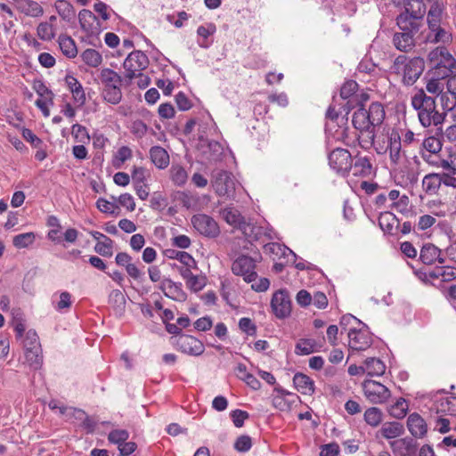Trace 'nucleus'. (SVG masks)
Instances as JSON below:
<instances>
[{
	"label": "nucleus",
	"instance_id": "393cba45",
	"mask_svg": "<svg viewBox=\"0 0 456 456\" xmlns=\"http://www.w3.org/2000/svg\"><path fill=\"white\" fill-rule=\"evenodd\" d=\"M150 159L159 169H165L170 163L168 152L161 146H152L150 149Z\"/></svg>",
	"mask_w": 456,
	"mask_h": 456
},
{
	"label": "nucleus",
	"instance_id": "13d9d810",
	"mask_svg": "<svg viewBox=\"0 0 456 456\" xmlns=\"http://www.w3.org/2000/svg\"><path fill=\"white\" fill-rule=\"evenodd\" d=\"M34 90L41 98H46L51 105H53V93L45 85L44 82L38 80L35 81L33 86Z\"/></svg>",
	"mask_w": 456,
	"mask_h": 456
},
{
	"label": "nucleus",
	"instance_id": "f8f14e48",
	"mask_svg": "<svg viewBox=\"0 0 456 456\" xmlns=\"http://www.w3.org/2000/svg\"><path fill=\"white\" fill-rule=\"evenodd\" d=\"M349 348L352 351H363L372 344L370 333L363 329H350L347 334Z\"/></svg>",
	"mask_w": 456,
	"mask_h": 456
},
{
	"label": "nucleus",
	"instance_id": "338daca9",
	"mask_svg": "<svg viewBox=\"0 0 456 456\" xmlns=\"http://www.w3.org/2000/svg\"><path fill=\"white\" fill-rule=\"evenodd\" d=\"M430 69L429 75H433L439 80L448 79L453 73V70L456 69V68H442L438 66H430Z\"/></svg>",
	"mask_w": 456,
	"mask_h": 456
},
{
	"label": "nucleus",
	"instance_id": "69168bd1",
	"mask_svg": "<svg viewBox=\"0 0 456 456\" xmlns=\"http://www.w3.org/2000/svg\"><path fill=\"white\" fill-rule=\"evenodd\" d=\"M186 286L193 292L200 291L206 286V277L194 274L186 282Z\"/></svg>",
	"mask_w": 456,
	"mask_h": 456
},
{
	"label": "nucleus",
	"instance_id": "c03bdc74",
	"mask_svg": "<svg viewBox=\"0 0 456 456\" xmlns=\"http://www.w3.org/2000/svg\"><path fill=\"white\" fill-rule=\"evenodd\" d=\"M216 30V25L213 23H208L206 26H200L197 28V34L202 39L198 41V45L202 48H208L210 45L209 42H208V37L213 35Z\"/></svg>",
	"mask_w": 456,
	"mask_h": 456
},
{
	"label": "nucleus",
	"instance_id": "864d4df0",
	"mask_svg": "<svg viewBox=\"0 0 456 456\" xmlns=\"http://www.w3.org/2000/svg\"><path fill=\"white\" fill-rule=\"evenodd\" d=\"M422 146L425 152L436 154L441 151L443 144L439 138L429 136L423 141Z\"/></svg>",
	"mask_w": 456,
	"mask_h": 456
},
{
	"label": "nucleus",
	"instance_id": "bb28decb",
	"mask_svg": "<svg viewBox=\"0 0 456 456\" xmlns=\"http://www.w3.org/2000/svg\"><path fill=\"white\" fill-rule=\"evenodd\" d=\"M17 9L27 16L39 17L43 15L42 6L33 0H15Z\"/></svg>",
	"mask_w": 456,
	"mask_h": 456
},
{
	"label": "nucleus",
	"instance_id": "2f4dec72",
	"mask_svg": "<svg viewBox=\"0 0 456 456\" xmlns=\"http://www.w3.org/2000/svg\"><path fill=\"white\" fill-rule=\"evenodd\" d=\"M236 377L244 381L249 387L258 390L261 387L260 381L251 373L248 372L247 367L243 363H239L235 369Z\"/></svg>",
	"mask_w": 456,
	"mask_h": 456
},
{
	"label": "nucleus",
	"instance_id": "6e6d98bb",
	"mask_svg": "<svg viewBox=\"0 0 456 456\" xmlns=\"http://www.w3.org/2000/svg\"><path fill=\"white\" fill-rule=\"evenodd\" d=\"M407 410V402L404 399L401 398L394 405L391 406V408L389 409V413L392 417L395 419H403L406 415Z\"/></svg>",
	"mask_w": 456,
	"mask_h": 456
},
{
	"label": "nucleus",
	"instance_id": "4be33fe9",
	"mask_svg": "<svg viewBox=\"0 0 456 456\" xmlns=\"http://www.w3.org/2000/svg\"><path fill=\"white\" fill-rule=\"evenodd\" d=\"M65 83L71 92L74 101L78 103L79 106H83L86 103V98L81 83L71 75L65 77Z\"/></svg>",
	"mask_w": 456,
	"mask_h": 456
},
{
	"label": "nucleus",
	"instance_id": "37998d69",
	"mask_svg": "<svg viewBox=\"0 0 456 456\" xmlns=\"http://www.w3.org/2000/svg\"><path fill=\"white\" fill-rule=\"evenodd\" d=\"M440 250L434 245H424L420 250L419 258L425 265H432L439 256Z\"/></svg>",
	"mask_w": 456,
	"mask_h": 456
},
{
	"label": "nucleus",
	"instance_id": "aec40b11",
	"mask_svg": "<svg viewBox=\"0 0 456 456\" xmlns=\"http://www.w3.org/2000/svg\"><path fill=\"white\" fill-rule=\"evenodd\" d=\"M78 20L81 28L87 34H95L98 32L97 17L87 9H83L78 13Z\"/></svg>",
	"mask_w": 456,
	"mask_h": 456
},
{
	"label": "nucleus",
	"instance_id": "f03ea898",
	"mask_svg": "<svg viewBox=\"0 0 456 456\" xmlns=\"http://www.w3.org/2000/svg\"><path fill=\"white\" fill-rule=\"evenodd\" d=\"M411 105L418 110L419 120L424 127L438 126L444 121L445 114L436 110L435 98L427 95L423 90L411 97Z\"/></svg>",
	"mask_w": 456,
	"mask_h": 456
},
{
	"label": "nucleus",
	"instance_id": "e2e57ef3",
	"mask_svg": "<svg viewBox=\"0 0 456 456\" xmlns=\"http://www.w3.org/2000/svg\"><path fill=\"white\" fill-rule=\"evenodd\" d=\"M252 447V440L249 436H240L234 443V449L239 452H246Z\"/></svg>",
	"mask_w": 456,
	"mask_h": 456
},
{
	"label": "nucleus",
	"instance_id": "412c9836",
	"mask_svg": "<svg viewBox=\"0 0 456 456\" xmlns=\"http://www.w3.org/2000/svg\"><path fill=\"white\" fill-rule=\"evenodd\" d=\"M402 145L399 133L393 130L388 136V145L386 151H389L390 160L394 164H398L402 159Z\"/></svg>",
	"mask_w": 456,
	"mask_h": 456
},
{
	"label": "nucleus",
	"instance_id": "052dcab7",
	"mask_svg": "<svg viewBox=\"0 0 456 456\" xmlns=\"http://www.w3.org/2000/svg\"><path fill=\"white\" fill-rule=\"evenodd\" d=\"M129 437V433L126 429H115L110 432L108 439L110 443L123 444Z\"/></svg>",
	"mask_w": 456,
	"mask_h": 456
},
{
	"label": "nucleus",
	"instance_id": "cd10ccee",
	"mask_svg": "<svg viewBox=\"0 0 456 456\" xmlns=\"http://www.w3.org/2000/svg\"><path fill=\"white\" fill-rule=\"evenodd\" d=\"M372 164L370 158L367 156H357L354 162H352V171L354 175L370 176L372 174Z\"/></svg>",
	"mask_w": 456,
	"mask_h": 456
},
{
	"label": "nucleus",
	"instance_id": "6e6552de",
	"mask_svg": "<svg viewBox=\"0 0 456 456\" xmlns=\"http://www.w3.org/2000/svg\"><path fill=\"white\" fill-rule=\"evenodd\" d=\"M271 308L278 319H285L290 315L292 303L287 289H279L273 294Z\"/></svg>",
	"mask_w": 456,
	"mask_h": 456
},
{
	"label": "nucleus",
	"instance_id": "473e14b6",
	"mask_svg": "<svg viewBox=\"0 0 456 456\" xmlns=\"http://www.w3.org/2000/svg\"><path fill=\"white\" fill-rule=\"evenodd\" d=\"M441 167L444 169V172L441 173L444 184L447 187L456 188V165L452 161L442 159Z\"/></svg>",
	"mask_w": 456,
	"mask_h": 456
},
{
	"label": "nucleus",
	"instance_id": "4c0bfd02",
	"mask_svg": "<svg viewBox=\"0 0 456 456\" xmlns=\"http://www.w3.org/2000/svg\"><path fill=\"white\" fill-rule=\"evenodd\" d=\"M265 252L270 255H273L276 256H290L293 258V261L296 260L297 255L289 248L285 247L277 242H270L266 243L264 246Z\"/></svg>",
	"mask_w": 456,
	"mask_h": 456
},
{
	"label": "nucleus",
	"instance_id": "603ef678",
	"mask_svg": "<svg viewBox=\"0 0 456 456\" xmlns=\"http://www.w3.org/2000/svg\"><path fill=\"white\" fill-rule=\"evenodd\" d=\"M171 179L176 185H183L188 178L186 170L181 166H173L170 169Z\"/></svg>",
	"mask_w": 456,
	"mask_h": 456
},
{
	"label": "nucleus",
	"instance_id": "b1692460",
	"mask_svg": "<svg viewBox=\"0 0 456 456\" xmlns=\"http://www.w3.org/2000/svg\"><path fill=\"white\" fill-rule=\"evenodd\" d=\"M296 389L302 395H312L314 393V382L307 375L297 372L293 377Z\"/></svg>",
	"mask_w": 456,
	"mask_h": 456
},
{
	"label": "nucleus",
	"instance_id": "09e8293b",
	"mask_svg": "<svg viewBox=\"0 0 456 456\" xmlns=\"http://www.w3.org/2000/svg\"><path fill=\"white\" fill-rule=\"evenodd\" d=\"M364 420L371 427H377L382 421V412L377 407H370L364 412Z\"/></svg>",
	"mask_w": 456,
	"mask_h": 456
},
{
	"label": "nucleus",
	"instance_id": "7ed1b4c3",
	"mask_svg": "<svg viewBox=\"0 0 456 456\" xmlns=\"http://www.w3.org/2000/svg\"><path fill=\"white\" fill-rule=\"evenodd\" d=\"M98 83L102 86L101 95L105 102L113 105L121 102L123 79L115 70L110 68L101 69Z\"/></svg>",
	"mask_w": 456,
	"mask_h": 456
},
{
	"label": "nucleus",
	"instance_id": "49530a36",
	"mask_svg": "<svg viewBox=\"0 0 456 456\" xmlns=\"http://www.w3.org/2000/svg\"><path fill=\"white\" fill-rule=\"evenodd\" d=\"M167 256L169 258H174L179 260L185 266H196V261L194 258L185 251H176V250H167Z\"/></svg>",
	"mask_w": 456,
	"mask_h": 456
},
{
	"label": "nucleus",
	"instance_id": "f257e3e1",
	"mask_svg": "<svg viewBox=\"0 0 456 456\" xmlns=\"http://www.w3.org/2000/svg\"><path fill=\"white\" fill-rule=\"evenodd\" d=\"M385 117L384 106L379 102H371L368 109L360 107L354 112L352 123L354 127L361 134L358 140L362 148L367 149L373 145L375 127L383 123Z\"/></svg>",
	"mask_w": 456,
	"mask_h": 456
},
{
	"label": "nucleus",
	"instance_id": "8fccbe9b",
	"mask_svg": "<svg viewBox=\"0 0 456 456\" xmlns=\"http://www.w3.org/2000/svg\"><path fill=\"white\" fill-rule=\"evenodd\" d=\"M34 232L20 233L13 237L12 244L17 248H24L31 245L35 240Z\"/></svg>",
	"mask_w": 456,
	"mask_h": 456
},
{
	"label": "nucleus",
	"instance_id": "a19ab883",
	"mask_svg": "<svg viewBox=\"0 0 456 456\" xmlns=\"http://www.w3.org/2000/svg\"><path fill=\"white\" fill-rule=\"evenodd\" d=\"M318 351L317 343L313 338H300L296 344L295 353L299 355L310 354Z\"/></svg>",
	"mask_w": 456,
	"mask_h": 456
},
{
	"label": "nucleus",
	"instance_id": "0e129e2a",
	"mask_svg": "<svg viewBox=\"0 0 456 456\" xmlns=\"http://www.w3.org/2000/svg\"><path fill=\"white\" fill-rule=\"evenodd\" d=\"M358 89V84L354 80H348L344 83L340 89V96L346 100L354 96Z\"/></svg>",
	"mask_w": 456,
	"mask_h": 456
},
{
	"label": "nucleus",
	"instance_id": "a18cd8bd",
	"mask_svg": "<svg viewBox=\"0 0 456 456\" xmlns=\"http://www.w3.org/2000/svg\"><path fill=\"white\" fill-rule=\"evenodd\" d=\"M81 58L86 65L93 68L98 67L102 62L101 53L91 48L85 50L81 54Z\"/></svg>",
	"mask_w": 456,
	"mask_h": 456
},
{
	"label": "nucleus",
	"instance_id": "f704fd0d",
	"mask_svg": "<svg viewBox=\"0 0 456 456\" xmlns=\"http://www.w3.org/2000/svg\"><path fill=\"white\" fill-rule=\"evenodd\" d=\"M404 7L403 12H410L419 17H423L426 12V5L423 0H395Z\"/></svg>",
	"mask_w": 456,
	"mask_h": 456
},
{
	"label": "nucleus",
	"instance_id": "ea45409f",
	"mask_svg": "<svg viewBox=\"0 0 456 456\" xmlns=\"http://www.w3.org/2000/svg\"><path fill=\"white\" fill-rule=\"evenodd\" d=\"M430 32L427 37L428 41L431 43L448 44L452 40V34L443 26H439L437 29H429Z\"/></svg>",
	"mask_w": 456,
	"mask_h": 456
},
{
	"label": "nucleus",
	"instance_id": "9b49d317",
	"mask_svg": "<svg viewBox=\"0 0 456 456\" xmlns=\"http://www.w3.org/2000/svg\"><path fill=\"white\" fill-rule=\"evenodd\" d=\"M191 224L200 234L208 238H215L220 232L219 226L214 218L205 214L194 215L191 217Z\"/></svg>",
	"mask_w": 456,
	"mask_h": 456
},
{
	"label": "nucleus",
	"instance_id": "c756f323",
	"mask_svg": "<svg viewBox=\"0 0 456 456\" xmlns=\"http://www.w3.org/2000/svg\"><path fill=\"white\" fill-rule=\"evenodd\" d=\"M221 216L227 224L240 231L241 230L242 224L246 223L244 216H242L240 212L234 208H224L221 211Z\"/></svg>",
	"mask_w": 456,
	"mask_h": 456
},
{
	"label": "nucleus",
	"instance_id": "c85d7f7f",
	"mask_svg": "<svg viewBox=\"0 0 456 456\" xmlns=\"http://www.w3.org/2000/svg\"><path fill=\"white\" fill-rule=\"evenodd\" d=\"M379 225L385 233L393 234L394 229H398L400 223L395 215L385 211L380 213L379 216Z\"/></svg>",
	"mask_w": 456,
	"mask_h": 456
},
{
	"label": "nucleus",
	"instance_id": "58836bf2",
	"mask_svg": "<svg viewBox=\"0 0 456 456\" xmlns=\"http://www.w3.org/2000/svg\"><path fill=\"white\" fill-rule=\"evenodd\" d=\"M365 372L369 376H381L385 373L386 365L385 363L379 358L370 357L365 360Z\"/></svg>",
	"mask_w": 456,
	"mask_h": 456
},
{
	"label": "nucleus",
	"instance_id": "4d7b16f0",
	"mask_svg": "<svg viewBox=\"0 0 456 456\" xmlns=\"http://www.w3.org/2000/svg\"><path fill=\"white\" fill-rule=\"evenodd\" d=\"M56 9L59 15L64 20H70L75 16L73 6L65 0L59 1L56 4Z\"/></svg>",
	"mask_w": 456,
	"mask_h": 456
},
{
	"label": "nucleus",
	"instance_id": "a211bd4d",
	"mask_svg": "<svg viewBox=\"0 0 456 456\" xmlns=\"http://www.w3.org/2000/svg\"><path fill=\"white\" fill-rule=\"evenodd\" d=\"M407 428L415 438H422L428 432V426L424 419L418 413H411L407 419Z\"/></svg>",
	"mask_w": 456,
	"mask_h": 456
},
{
	"label": "nucleus",
	"instance_id": "f3484780",
	"mask_svg": "<svg viewBox=\"0 0 456 456\" xmlns=\"http://www.w3.org/2000/svg\"><path fill=\"white\" fill-rule=\"evenodd\" d=\"M444 15V5L442 2L434 1L428 12L427 22L429 29H437L442 26Z\"/></svg>",
	"mask_w": 456,
	"mask_h": 456
},
{
	"label": "nucleus",
	"instance_id": "39448f33",
	"mask_svg": "<svg viewBox=\"0 0 456 456\" xmlns=\"http://www.w3.org/2000/svg\"><path fill=\"white\" fill-rule=\"evenodd\" d=\"M212 185L220 197L231 198L235 191L232 174L225 170L215 169L212 172Z\"/></svg>",
	"mask_w": 456,
	"mask_h": 456
},
{
	"label": "nucleus",
	"instance_id": "79ce46f5",
	"mask_svg": "<svg viewBox=\"0 0 456 456\" xmlns=\"http://www.w3.org/2000/svg\"><path fill=\"white\" fill-rule=\"evenodd\" d=\"M25 359L27 363L33 370H38L43 363V356L41 354V348H28L25 349Z\"/></svg>",
	"mask_w": 456,
	"mask_h": 456
},
{
	"label": "nucleus",
	"instance_id": "5701e85b",
	"mask_svg": "<svg viewBox=\"0 0 456 456\" xmlns=\"http://www.w3.org/2000/svg\"><path fill=\"white\" fill-rule=\"evenodd\" d=\"M240 231L249 241L258 240L263 236H265L268 239L272 238L271 233L267 232L264 227L247 221L244 224H242Z\"/></svg>",
	"mask_w": 456,
	"mask_h": 456
},
{
	"label": "nucleus",
	"instance_id": "680f3d73",
	"mask_svg": "<svg viewBox=\"0 0 456 456\" xmlns=\"http://www.w3.org/2000/svg\"><path fill=\"white\" fill-rule=\"evenodd\" d=\"M71 133L75 139L79 142L86 143L90 140L87 129L82 125L74 124L71 127Z\"/></svg>",
	"mask_w": 456,
	"mask_h": 456
},
{
	"label": "nucleus",
	"instance_id": "ddd939ff",
	"mask_svg": "<svg viewBox=\"0 0 456 456\" xmlns=\"http://www.w3.org/2000/svg\"><path fill=\"white\" fill-rule=\"evenodd\" d=\"M425 69V61L420 57L411 59L403 67V83L405 86H412L422 74Z\"/></svg>",
	"mask_w": 456,
	"mask_h": 456
},
{
	"label": "nucleus",
	"instance_id": "de8ad7c7",
	"mask_svg": "<svg viewBox=\"0 0 456 456\" xmlns=\"http://www.w3.org/2000/svg\"><path fill=\"white\" fill-rule=\"evenodd\" d=\"M109 304L117 311H123L126 305V298L122 291L119 289L111 290L109 295Z\"/></svg>",
	"mask_w": 456,
	"mask_h": 456
},
{
	"label": "nucleus",
	"instance_id": "dca6fc26",
	"mask_svg": "<svg viewBox=\"0 0 456 456\" xmlns=\"http://www.w3.org/2000/svg\"><path fill=\"white\" fill-rule=\"evenodd\" d=\"M396 456H416L418 443L411 437H404L390 443Z\"/></svg>",
	"mask_w": 456,
	"mask_h": 456
},
{
	"label": "nucleus",
	"instance_id": "3c124183",
	"mask_svg": "<svg viewBox=\"0 0 456 456\" xmlns=\"http://www.w3.org/2000/svg\"><path fill=\"white\" fill-rule=\"evenodd\" d=\"M113 240L108 237L95 244L94 251L102 256H111L113 254Z\"/></svg>",
	"mask_w": 456,
	"mask_h": 456
},
{
	"label": "nucleus",
	"instance_id": "1a4fd4ad",
	"mask_svg": "<svg viewBox=\"0 0 456 456\" xmlns=\"http://www.w3.org/2000/svg\"><path fill=\"white\" fill-rule=\"evenodd\" d=\"M362 389L364 395L371 403H383L391 395L386 386L372 379L364 380Z\"/></svg>",
	"mask_w": 456,
	"mask_h": 456
},
{
	"label": "nucleus",
	"instance_id": "72a5a7b5",
	"mask_svg": "<svg viewBox=\"0 0 456 456\" xmlns=\"http://www.w3.org/2000/svg\"><path fill=\"white\" fill-rule=\"evenodd\" d=\"M381 436L386 439L399 437L404 433V427L397 421L386 422L379 430Z\"/></svg>",
	"mask_w": 456,
	"mask_h": 456
},
{
	"label": "nucleus",
	"instance_id": "bf43d9fd",
	"mask_svg": "<svg viewBox=\"0 0 456 456\" xmlns=\"http://www.w3.org/2000/svg\"><path fill=\"white\" fill-rule=\"evenodd\" d=\"M352 101H348L347 103L339 108V110L336 109L335 104H330L326 111V118L330 119L331 121L337 120L338 116L342 114L343 111H345V115L347 116L351 107L348 106L351 103Z\"/></svg>",
	"mask_w": 456,
	"mask_h": 456
},
{
	"label": "nucleus",
	"instance_id": "0eeeda50",
	"mask_svg": "<svg viewBox=\"0 0 456 456\" xmlns=\"http://www.w3.org/2000/svg\"><path fill=\"white\" fill-rule=\"evenodd\" d=\"M329 165L338 174L346 176L352 169L351 153L342 148H336L329 154Z\"/></svg>",
	"mask_w": 456,
	"mask_h": 456
},
{
	"label": "nucleus",
	"instance_id": "20e7f679",
	"mask_svg": "<svg viewBox=\"0 0 456 456\" xmlns=\"http://www.w3.org/2000/svg\"><path fill=\"white\" fill-rule=\"evenodd\" d=\"M149 65V59L142 51H133L126 58L123 68L126 71L125 81L129 86L136 73L144 70Z\"/></svg>",
	"mask_w": 456,
	"mask_h": 456
},
{
	"label": "nucleus",
	"instance_id": "c9c22d12",
	"mask_svg": "<svg viewBox=\"0 0 456 456\" xmlns=\"http://www.w3.org/2000/svg\"><path fill=\"white\" fill-rule=\"evenodd\" d=\"M432 279H441L442 282H449L456 279V268L452 266H436L429 273Z\"/></svg>",
	"mask_w": 456,
	"mask_h": 456
},
{
	"label": "nucleus",
	"instance_id": "9d476101",
	"mask_svg": "<svg viewBox=\"0 0 456 456\" xmlns=\"http://www.w3.org/2000/svg\"><path fill=\"white\" fill-rule=\"evenodd\" d=\"M172 339V344L184 354L197 356L204 352L205 347L203 343L193 336L181 334Z\"/></svg>",
	"mask_w": 456,
	"mask_h": 456
},
{
	"label": "nucleus",
	"instance_id": "4468645a",
	"mask_svg": "<svg viewBox=\"0 0 456 456\" xmlns=\"http://www.w3.org/2000/svg\"><path fill=\"white\" fill-rule=\"evenodd\" d=\"M428 62L429 66L456 68V60L444 46L432 50L428 55Z\"/></svg>",
	"mask_w": 456,
	"mask_h": 456
},
{
	"label": "nucleus",
	"instance_id": "774afa93",
	"mask_svg": "<svg viewBox=\"0 0 456 456\" xmlns=\"http://www.w3.org/2000/svg\"><path fill=\"white\" fill-rule=\"evenodd\" d=\"M131 132L137 138H142L148 132V126L142 120L136 119L132 122Z\"/></svg>",
	"mask_w": 456,
	"mask_h": 456
},
{
	"label": "nucleus",
	"instance_id": "423d86ee",
	"mask_svg": "<svg viewBox=\"0 0 456 456\" xmlns=\"http://www.w3.org/2000/svg\"><path fill=\"white\" fill-rule=\"evenodd\" d=\"M256 259L246 255L238 256L232 265V271L237 276H242L243 280L249 283L256 281L257 273L255 271Z\"/></svg>",
	"mask_w": 456,
	"mask_h": 456
},
{
	"label": "nucleus",
	"instance_id": "5fc2aeb1",
	"mask_svg": "<svg viewBox=\"0 0 456 456\" xmlns=\"http://www.w3.org/2000/svg\"><path fill=\"white\" fill-rule=\"evenodd\" d=\"M37 33L44 41H50L55 36L53 25L48 22H41L37 28Z\"/></svg>",
	"mask_w": 456,
	"mask_h": 456
},
{
	"label": "nucleus",
	"instance_id": "e433bc0d",
	"mask_svg": "<svg viewBox=\"0 0 456 456\" xmlns=\"http://www.w3.org/2000/svg\"><path fill=\"white\" fill-rule=\"evenodd\" d=\"M59 46L67 58H75L77 54V48L75 41L68 35H60L58 39Z\"/></svg>",
	"mask_w": 456,
	"mask_h": 456
},
{
	"label": "nucleus",
	"instance_id": "a878e982",
	"mask_svg": "<svg viewBox=\"0 0 456 456\" xmlns=\"http://www.w3.org/2000/svg\"><path fill=\"white\" fill-rule=\"evenodd\" d=\"M442 184H444V179L441 173L426 175L422 180L423 190L428 195L437 194Z\"/></svg>",
	"mask_w": 456,
	"mask_h": 456
},
{
	"label": "nucleus",
	"instance_id": "6ab92c4d",
	"mask_svg": "<svg viewBox=\"0 0 456 456\" xmlns=\"http://www.w3.org/2000/svg\"><path fill=\"white\" fill-rule=\"evenodd\" d=\"M159 289L164 292L165 296L177 301L186 299V293L182 288V283H176L170 279L162 281Z\"/></svg>",
	"mask_w": 456,
	"mask_h": 456
},
{
	"label": "nucleus",
	"instance_id": "2eb2a0df",
	"mask_svg": "<svg viewBox=\"0 0 456 456\" xmlns=\"http://www.w3.org/2000/svg\"><path fill=\"white\" fill-rule=\"evenodd\" d=\"M423 17L412 13L402 12L396 18V24L402 31L416 34L422 26Z\"/></svg>",
	"mask_w": 456,
	"mask_h": 456
},
{
	"label": "nucleus",
	"instance_id": "7c9ffc66",
	"mask_svg": "<svg viewBox=\"0 0 456 456\" xmlns=\"http://www.w3.org/2000/svg\"><path fill=\"white\" fill-rule=\"evenodd\" d=\"M415 34L403 31L402 33H395L394 35L393 42L396 49L402 52H409L414 46Z\"/></svg>",
	"mask_w": 456,
	"mask_h": 456
}]
</instances>
